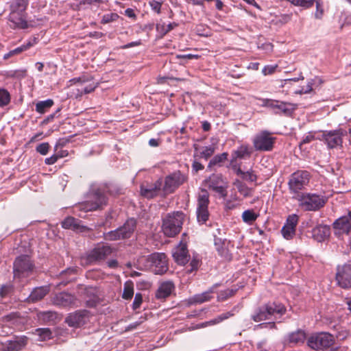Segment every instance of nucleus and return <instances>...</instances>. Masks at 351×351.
I'll use <instances>...</instances> for the list:
<instances>
[{
  "instance_id": "f257e3e1",
  "label": "nucleus",
  "mask_w": 351,
  "mask_h": 351,
  "mask_svg": "<svg viewBox=\"0 0 351 351\" xmlns=\"http://www.w3.org/2000/svg\"><path fill=\"white\" fill-rule=\"evenodd\" d=\"M286 311V307L282 304L268 302L256 307L251 315V319L255 322L269 320L273 317L277 319L285 315Z\"/></svg>"
},
{
  "instance_id": "f03ea898",
  "label": "nucleus",
  "mask_w": 351,
  "mask_h": 351,
  "mask_svg": "<svg viewBox=\"0 0 351 351\" xmlns=\"http://www.w3.org/2000/svg\"><path fill=\"white\" fill-rule=\"evenodd\" d=\"M141 269L150 270L155 274H163L169 269L167 257L165 253L155 252L138 260Z\"/></svg>"
},
{
  "instance_id": "7ed1b4c3",
  "label": "nucleus",
  "mask_w": 351,
  "mask_h": 351,
  "mask_svg": "<svg viewBox=\"0 0 351 351\" xmlns=\"http://www.w3.org/2000/svg\"><path fill=\"white\" fill-rule=\"evenodd\" d=\"M108 199L101 188L94 189L89 194V199L79 204L75 209L84 212L103 210L108 204Z\"/></svg>"
},
{
  "instance_id": "20e7f679",
  "label": "nucleus",
  "mask_w": 351,
  "mask_h": 351,
  "mask_svg": "<svg viewBox=\"0 0 351 351\" xmlns=\"http://www.w3.org/2000/svg\"><path fill=\"white\" fill-rule=\"evenodd\" d=\"M29 0H12L10 4V13L9 21L15 27L25 29L27 27L25 10Z\"/></svg>"
},
{
  "instance_id": "39448f33",
  "label": "nucleus",
  "mask_w": 351,
  "mask_h": 351,
  "mask_svg": "<svg viewBox=\"0 0 351 351\" xmlns=\"http://www.w3.org/2000/svg\"><path fill=\"white\" fill-rule=\"evenodd\" d=\"M184 214L177 211L168 214L162 220V230L168 237H173L178 234L182 227Z\"/></svg>"
},
{
  "instance_id": "423d86ee",
  "label": "nucleus",
  "mask_w": 351,
  "mask_h": 351,
  "mask_svg": "<svg viewBox=\"0 0 351 351\" xmlns=\"http://www.w3.org/2000/svg\"><path fill=\"white\" fill-rule=\"evenodd\" d=\"M311 179V174L306 170H298L293 173L288 181V187L293 196H298L300 191L304 189L308 184Z\"/></svg>"
},
{
  "instance_id": "0eeeda50",
  "label": "nucleus",
  "mask_w": 351,
  "mask_h": 351,
  "mask_svg": "<svg viewBox=\"0 0 351 351\" xmlns=\"http://www.w3.org/2000/svg\"><path fill=\"white\" fill-rule=\"evenodd\" d=\"M299 202V206L304 210L315 211L322 208L326 199L323 196L315 193H301L298 196H293Z\"/></svg>"
},
{
  "instance_id": "6e6552de",
  "label": "nucleus",
  "mask_w": 351,
  "mask_h": 351,
  "mask_svg": "<svg viewBox=\"0 0 351 351\" xmlns=\"http://www.w3.org/2000/svg\"><path fill=\"white\" fill-rule=\"evenodd\" d=\"M136 220L134 218L128 219L123 226L114 230L104 234V239L107 241H117L130 238L136 228Z\"/></svg>"
},
{
  "instance_id": "1a4fd4ad",
  "label": "nucleus",
  "mask_w": 351,
  "mask_h": 351,
  "mask_svg": "<svg viewBox=\"0 0 351 351\" xmlns=\"http://www.w3.org/2000/svg\"><path fill=\"white\" fill-rule=\"evenodd\" d=\"M335 343V337L326 332L313 334L307 339L308 346L315 350H326L331 348Z\"/></svg>"
},
{
  "instance_id": "9d476101",
  "label": "nucleus",
  "mask_w": 351,
  "mask_h": 351,
  "mask_svg": "<svg viewBox=\"0 0 351 351\" xmlns=\"http://www.w3.org/2000/svg\"><path fill=\"white\" fill-rule=\"evenodd\" d=\"M187 179V176L179 170L169 174L165 178L164 182L162 181L163 193L169 195L174 193L180 186L186 182Z\"/></svg>"
},
{
  "instance_id": "9b49d317",
  "label": "nucleus",
  "mask_w": 351,
  "mask_h": 351,
  "mask_svg": "<svg viewBox=\"0 0 351 351\" xmlns=\"http://www.w3.org/2000/svg\"><path fill=\"white\" fill-rule=\"evenodd\" d=\"M34 265L27 255L18 256L13 265L14 278H22L29 276L33 271Z\"/></svg>"
},
{
  "instance_id": "f8f14e48",
  "label": "nucleus",
  "mask_w": 351,
  "mask_h": 351,
  "mask_svg": "<svg viewBox=\"0 0 351 351\" xmlns=\"http://www.w3.org/2000/svg\"><path fill=\"white\" fill-rule=\"evenodd\" d=\"M346 135L347 132L345 130L338 128L333 130L322 131L319 139L324 141L329 149H333L338 146H342L343 137Z\"/></svg>"
},
{
  "instance_id": "ddd939ff",
  "label": "nucleus",
  "mask_w": 351,
  "mask_h": 351,
  "mask_svg": "<svg viewBox=\"0 0 351 351\" xmlns=\"http://www.w3.org/2000/svg\"><path fill=\"white\" fill-rule=\"evenodd\" d=\"M276 138L268 131H261L253 139V145L256 151L270 152L274 147Z\"/></svg>"
},
{
  "instance_id": "4468645a",
  "label": "nucleus",
  "mask_w": 351,
  "mask_h": 351,
  "mask_svg": "<svg viewBox=\"0 0 351 351\" xmlns=\"http://www.w3.org/2000/svg\"><path fill=\"white\" fill-rule=\"evenodd\" d=\"M209 193L206 189H201L197 197V219L199 223H206L209 217L208 210L209 204Z\"/></svg>"
},
{
  "instance_id": "2eb2a0df",
  "label": "nucleus",
  "mask_w": 351,
  "mask_h": 351,
  "mask_svg": "<svg viewBox=\"0 0 351 351\" xmlns=\"http://www.w3.org/2000/svg\"><path fill=\"white\" fill-rule=\"evenodd\" d=\"M205 182L210 189L218 193L220 197L223 198L226 197L228 195V185L221 174L213 173L209 176Z\"/></svg>"
},
{
  "instance_id": "dca6fc26",
  "label": "nucleus",
  "mask_w": 351,
  "mask_h": 351,
  "mask_svg": "<svg viewBox=\"0 0 351 351\" xmlns=\"http://www.w3.org/2000/svg\"><path fill=\"white\" fill-rule=\"evenodd\" d=\"M337 285L343 289L351 286V259L342 266H338L336 273Z\"/></svg>"
},
{
  "instance_id": "f3484780",
  "label": "nucleus",
  "mask_w": 351,
  "mask_h": 351,
  "mask_svg": "<svg viewBox=\"0 0 351 351\" xmlns=\"http://www.w3.org/2000/svg\"><path fill=\"white\" fill-rule=\"evenodd\" d=\"M54 305L60 307L74 308L78 306V300L77 297L68 292H60L54 295L52 299Z\"/></svg>"
},
{
  "instance_id": "a211bd4d",
  "label": "nucleus",
  "mask_w": 351,
  "mask_h": 351,
  "mask_svg": "<svg viewBox=\"0 0 351 351\" xmlns=\"http://www.w3.org/2000/svg\"><path fill=\"white\" fill-rule=\"evenodd\" d=\"M112 252V249L109 245H98L90 252L88 255V260L90 262L104 260L110 256Z\"/></svg>"
},
{
  "instance_id": "6ab92c4d",
  "label": "nucleus",
  "mask_w": 351,
  "mask_h": 351,
  "mask_svg": "<svg viewBox=\"0 0 351 351\" xmlns=\"http://www.w3.org/2000/svg\"><path fill=\"white\" fill-rule=\"evenodd\" d=\"M87 311H77L70 313L65 319V322L71 327L80 328L86 322Z\"/></svg>"
},
{
  "instance_id": "aec40b11",
  "label": "nucleus",
  "mask_w": 351,
  "mask_h": 351,
  "mask_svg": "<svg viewBox=\"0 0 351 351\" xmlns=\"http://www.w3.org/2000/svg\"><path fill=\"white\" fill-rule=\"evenodd\" d=\"M27 337H15L13 339L7 341L5 343H1L3 348L0 351H21L27 343Z\"/></svg>"
},
{
  "instance_id": "412c9836",
  "label": "nucleus",
  "mask_w": 351,
  "mask_h": 351,
  "mask_svg": "<svg viewBox=\"0 0 351 351\" xmlns=\"http://www.w3.org/2000/svg\"><path fill=\"white\" fill-rule=\"evenodd\" d=\"M162 179H158L151 184H142L141 186V195L147 199L154 198L159 195L162 188Z\"/></svg>"
},
{
  "instance_id": "4be33fe9",
  "label": "nucleus",
  "mask_w": 351,
  "mask_h": 351,
  "mask_svg": "<svg viewBox=\"0 0 351 351\" xmlns=\"http://www.w3.org/2000/svg\"><path fill=\"white\" fill-rule=\"evenodd\" d=\"M297 108V104L275 100L271 109L274 110V113L276 114L291 117Z\"/></svg>"
},
{
  "instance_id": "5701e85b",
  "label": "nucleus",
  "mask_w": 351,
  "mask_h": 351,
  "mask_svg": "<svg viewBox=\"0 0 351 351\" xmlns=\"http://www.w3.org/2000/svg\"><path fill=\"white\" fill-rule=\"evenodd\" d=\"M172 256L176 263L184 265L189 261L190 256L186 243H180L172 251Z\"/></svg>"
},
{
  "instance_id": "b1692460",
  "label": "nucleus",
  "mask_w": 351,
  "mask_h": 351,
  "mask_svg": "<svg viewBox=\"0 0 351 351\" xmlns=\"http://www.w3.org/2000/svg\"><path fill=\"white\" fill-rule=\"evenodd\" d=\"M228 242L226 239H222L214 235V245L219 256L226 261L232 259V254L228 248Z\"/></svg>"
},
{
  "instance_id": "393cba45",
  "label": "nucleus",
  "mask_w": 351,
  "mask_h": 351,
  "mask_svg": "<svg viewBox=\"0 0 351 351\" xmlns=\"http://www.w3.org/2000/svg\"><path fill=\"white\" fill-rule=\"evenodd\" d=\"M330 234V228L326 225H318L312 230V237L318 242H322Z\"/></svg>"
},
{
  "instance_id": "a878e982",
  "label": "nucleus",
  "mask_w": 351,
  "mask_h": 351,
  "mask_svg": "<svg viewBox=\"0 0 351 351\" xmlns=\"http://www.w3.org/2000/svg\"><path fill=\"white\" fill-rule=\"evenodd\" d=\"M174 288L175 287L172 282H162L156 292V298L160 300L168 298L171 294Z\"/></svg>"
},
{
  "instance_id": "bb28decb",
  "label": "nucleus",
  "mask_w": 351,
  "mask_h": 351,
  "mask_svg": "<svg viewBox=\"0 0 351 351\" xmlns=\"http://www.w3.org/2000/svg\"><path fill=\"white\" fill-rule=\"evenodd\" d=\"M333 228L339 230V233L348 234L351 229V221L349 217L343 216L335 220L333 223Z\"/></svg>"
},
{
  "instance_id": "cd10ccee",
  "label": "nucleus",
  "mask_w": 351,
  "mask_h": 351,
  "mask_svg": "<svg viewBox=\"0 0 351 351\" xmlns=\"http://www.w3.org/2000/svg\"><path fill=\"white\" fill-rule=\"evenodd\" d=\"M49 291L47 287H36L32 290L30 295L27 298L29 302H36L42 300Z\"/></svg>"
},
{
  "instance_id": "c85d7f7f",
  "label": "nucleus",
  "mask_w": 351,
  "mask_h": 351,
  "mask_svg": "<svg viewBox=\"0 0 351 351\" xmlns=\"http://www.w3.org/2000/svg\"><path fill=\"white\" fill-rule=\"evenodd\" d=\"M252 150L247 145H242L237 148V150L234 151L232 156L233 160L246 159L251 156Z\"/></svg>"
},
{
  "instance_id": "c756f323",
  "label": "nucleus",
  "mask_w": 351,
  "mask_h": 351,
  "mask_svg": "<svg viewBox=\"0 0 351 351\" xmlns=\"http://www.w3.org/2000/svg\"><path fill=\"white\" fill-rule=\"evenodd\" d=\"M77 269L74 267H70L65 270H63L60 273V278L62 280L59 283L58 286L62 285L66 286L70 282L75 280V275L76 274Z\"/></svg>"
},
{
  "instance_id": "7c9ffc66",
  "label": "nucleus",
  "mask_w": 351,
  "mask_h": 351,
  "mask_svg": "<svg viewBox=\"0 0 351 351\" xmlns=\"http://www.w3.org/2000/svg\"><path fill=\"white\" fill-rule=\"evenodd\" d=\"M213 292V289H210L208 291L204 292L201 294L195 295L190 299L191 304H202L205 302L209 301L213 296L211 293Z\"/></svg>"
},
{
  "instance_id": "2f4dec72",
  "label": "nucleus",
  "mask_w": 351,
  "mask_h": 351,
  "mask_svg": "<svg viewBox=\"0 0 351 351\" xmlns=\"http://www.w3.org/2000/svg\"><path fill=\"white\" fill-rule=\"evenodd\" d=\"M62 228L65 229L78 230L80 228H84L85 227L80 226V221L73 217H68L62 222Z\"/></svg>"
},
{
  "instance_id": "473e14b6",
  "label": "nucleus",
  "mask_w": 351,
  "mask_h": 351,
  "mask_svg": "<svg viewBox=\"0 0 351 351\" xmlns=\"http://www.w3.org/2000/svg\"><path fill=\"white\" fill-rule=\"evenodd\" d=\"M306 339V333L304 330H298L289 335V341L291 343L298 344L304 343Z\"/></svg>"
},
{
  "instance_id": "72a5a7b5",
  "label": "nucleus",
  "mask_w": 351,
  "mask_h": 351,
  "mask_svg": "<svg viewBox=\"0 0 351 351\" xmlns=\"http://www.w3.org/2000/svg\"><path fill=\"white\" fill-rule=\"evenodd\" d=\"M258 214L255 213L252 209L245 210L242 213V219L243 222L249 225L252 224L258 218Z\"/></svg>"
},
{
  "instance_id": "f704fd0d",
  "label": "nucleus",
  "mask_w": 351,
  "mask_h": 351,
  "mask_svg": "<svg viewBox=\"0 0 351 351\" xmlns=\"http://www.w3.org/2000/svg\"><path fill=\"white\" fill-rule=\"evenodd\" d=\"M234 185L236 186L238 191L244 197L252 195V189L241 180H236L234 182Z\"/></svg>"
},
{
  "instance_id": "c9c22d12",
  "label": "nucleus",
  "mask_w": 351,
  "mask_h": 351,
  "mask_svg": "<svg viewBox=\"0 0 351 351\" xmlns=\"http://www.w3.org/2000/svg\"><path fill=\"white\" fill-rule=\"evenodd\" d=\"M53 105V101L48 99L40 101L36 104V110L38 113L43 114Z\"/></svg>"
},
{
  "instance_id": "e433bc0d",
  "label": "nucleus",
  "mask_w": 351,
  "mask_h": 351,
  "mask_svg": "<svg viewBox=\"0 0 351 351\" xmlns=\"http://www.w3.org/2000/svg\"><path fill=\"white\" fill-rule=\"evenodd\" d=\"M32 45V44L30 42H29L26 45H23L13 50H11L8 53L4 54L3 59L8 60L14 56L19 55V54L21 53L23 51L29 49Z\"/></svg>"
},
{
  "instance_id": "4c0bfd02",
  "label": "nucleus",
  "mask_w": 351,
  "mask_h": 351,
  "mask_svg": "<svg viewBox=\"0 0 351 351\" xmlns=\"http://www.w3.org/2000/svg\"><path fill=\"white\" fill-rule=\"evenodd\" d=\"M237 174L240 176L243 180L249 181L250 182H256L257 176L254 173V171L251 169L250 171H243L240 168L237 170Z\"/></svg>"
},
{
  "instance_id": "58836bf2",
  "label": "nucleus",
  "mask_w": 351,
  "mask_h": 351,
  "mask_svg": "<svg viewBox=\"0 0 351 351\" xmlns=\"http://www.w3.org/2000/svg\"><path fill=\"white\" fill-rule=\"evenodd\" d=\"M228 154L226 152H223L221 154H217L215 156L213 159H211L208 163V168H210L213 166L220 165L227 160Z\"/></svg>"
},
{
  "instance_id": "ea45409f",
  "label": "nucleus",
  "mask_w": 351,
  "mask_h": 351,
  "mask_svg": "<svg viewBox=\"0 0 351 351\" xmlns=\"http://www.w3.org/2000/svg\"><path fill=\"white\" fill-rule=\"evenodd\" d=\"M36 332L41 341H47L53 338L52 332L48 328H37Z\"/></svg>"
},
{
  "instance_id": "a19ab883",
  "label": "nucleus",
  "mask_w": 351,
  "mask_h": 351,
  "mask_svg": "<svg viewBox=\"0 0 351 351\" xmlns=\"http://www.w3.org/2000/svg\"><path fill=\"white\" fill-rule=\"evenodd\" d=\"M102 191L104 192L106 191L111 195H117L122 193V189L112 183L105 184L104 189Z\"/></svg>"
},
{
  "instance_id": "79ce46f5",
  "label": "nucleus",
  "mask_w": 351,
  "mask_h": 351,
  "mask_svg": "<svg viewBox=\"0 0 351 351\" xmlns=\"http://www.w3.org/2000/svg\"><path fill=\"white\" fill-rule=\"evenodd\" d=\"M177 26L178 24L176 23H171L167 26H165V24L158 23L156 25V30L161 34L162 36H163Z\"/></svg>"
},
{
  "instance_id": "37998d69",
  "label": "nucleus",
  "mask_w": 351,
  "mask_h": 351,
  "mask_svg": "<svg viewBox=\"0 0 351 351\" xmlns=\"http://www.w3.org/2000/svg\"><path fill=\"white\" fill-rule=\"evenodd\" d=\"M315 4L316 10L315 12V18L316 19H322L324 14V4L322 0L313 1V5Z\"/></svg>"
},
{
  "instance_id": "c03bdc74",
  "label": "nucleus",
  "mask_w": 351,
  "mask_h": 351,
  "mask_svg": "<svg viewBox=\"0 0 351 351\" xmlns=\"http://www.w3.org/2000/svg\"><path fill=\"white\" fill-rule=\"evenodd\" d=\"M233 315H234V313H232L231 312H226V313H222V314L219 315V316H217V317H215V319L208 321L207 322L208 326L219 324V323L221 322L222 321H223Z\"/></svg>"
},
{
  "instance_id": "a18cd8bd",
  "label": "nucleus",
  "mask_w": 351,
  "mask_h": 351,
  "mask_svg": "<svg viewBox=\"0 0 351 351\" xmlns=\"http://www.w3.org/2000/svg\"><path fill=\"white\" fill-rule=\"evenodd\" d=\"M10 102V95L9 92L3 88H0V106H7Z\"/></svg>"
},
{
  "instance_id": "49530a36",
  "label": "nucleus",
  "mask_w": 351,
  "mask_h": 351,
  "mask_svg": "<svg viewBox=\"0 0 351 351\" xmlns=\"http://www.w3.org/2000/svg\"><path fill=\"white\" fill-rule=\"evenodd\" d=\"M282 234L287 240L293 239L295 234V229L284 225L281 230Z\"/></svg>"
},
{
  "instance_id": "de8ad7c7",
  "label": "nucleus",
  "mask_w": 351,
  "mask_h": 351,
  "mask_svg": "<svg viewBox=\"0 0 351 351\" xmlns=\"http://www.w3.org/2000/svg\"><path fill=\"white\" fill-rule=\"evenodd\" d=\"M236 289H227L223 291H221L217 295V300L219 301H223L227 300L228 298L233 296L236 293Z\"/></svg>"
},
{
  "instance_id": "09e8293b",
  "label": "nucleus",
  "mask_w": 351,
  "mask_h": 351,
  "mask_svg": "<svg viewBox=\"0 0 351 351\" xmlns=\"http://www.w3.org/2000/svg\"><path fill=\"white\" fill-rule=\"evenodd\" d=\"M215 147L213 145L204 147L202 151L199 154L200 157L208 160L215 153Z\"/></svg>"
},
{
  "instance_id": "8fccbe9b",
  "label": "nucleus",
  "mask_w": 351,
  "mask_h": 351,
  "mask_svg": "<svg viewBox=\"0 0 351 351\" xmlns=\"http://www.w3.org/2000/svg\"><path fill=\"white\" fill-rule=\"evenodd\" d=\"M119 19V15L117 13H107L102 16L101 23L102 24H107L115 21Z\"/></svg>"
},
{
  "instance_id": "3c124183",
  "label": "nucleus",
  "mask_w": 351,
  "mask_h": 351,
  "mask_svg": "<svg viewBox=\"0 0 351 351\" xmlns=\"http://www.w3.org/2000/svg\"><path fill=\"white\" fill-rule=\"evenodd\" d=\"M20 317L19 312H12L1 317L0 320L2 322H12L17 320Z\"/></svg>"
},
{
  "instance_id": "603ef678",
  "label": "nucleus",
  "mask_w": 351,
  "mask_h": 351,
  "mask_svg": "<svg viewBox=\"0 0 351 351\" xmlns=\"http://www.w3.org/2000/svg\"><path fill=\"white\" fill-rule=\"evenodd\" d=\"M133 295H134V288H133L132 285L125 284L124 289H123V295H122L123 298L125 300H130L133 297Z\"/></svg>"
},
{
  "instance_id": "864d4df0",
  "label": "nucleus",
  "mask_w": 351,
  "mask_h": 351,
  "mask_svg": "<svg viewBox=\"0 0 351 351\" xmlns=\"http://www.w3.org/2000/svg\"><path fill=\"white\" fill-rule=\"evenodd\" d=\"M298 222V216L295 214H293V215H289L287 217V221L285 225L289 227H292L295 229Z\"/></svg>"
},
{
  "instance_id": "5fc2aeb1",
  "label": "nucleus",
  "mask_w": 351,
  "mask_h": 351,
  "mask_svg": "<svg viewBox=\"0 0 351 351\" xmlns=\"http://www.w3.org/2000/svg\"><path fill=\"white\" fill-rule=\"evenodd\" d=\"M49 148L50 145L48 143H42L37 145L36 150L41 155L45 156L48 153Z\"/></svg>"
},
{
  "instance_id": "6e6d98bb",
  "label": "nucleus",
  "mask_w": 351,
  "mask_h": 351,
  "mask_svg": "<svg viewBox=\"0 0 351 351\" xmlns=\"http://www.w3.org/2000/svg\"><path fill=\"white\" fill-rule=\"evenodd\" d=\"M149 5L152 8V10L156 12V13L159 14L160 13L161 6H162V2L156 1V0H152L149 1Z\"/></svg>"
},
{
  "instance_id": "4d7b16f0",
  "label": "nucleus",
  "mask_w": 351,
  "mask_h": 351,
  "mask_svg": "<svg viewBox=\"0 0 351 351\" xmlns=\"http://www.w3.org/2000/svg\"><path fill=\"white\" fill-rule=\"evenodd\" d=\"M277 66V65H267L263 69L262 73L265 75H271L275 72Z\"/></svg>"
},
{
  "instance_id": "13d9d810",
  "label": "nucleus",
  "mask_w": 351,
  "mask_h": 351,
  "mask_svg": "<svg viewBox=\"0 0 351 351\" xmlns=\"http://www.w3.org/2000/svg\"><path fill=\"white\" fill-rule=\"evenodd\" d=\"M143 299L141 293H136L134 297L133 302V308L136 309L140 307L142 303Z\"/></svg>"
},
{
  "instance_id": "bf43d9fd",
  "label": "nucleus",
  "mask_w": 351,
  "mask_h": 351,
  "mask_svg": "<svg viewBox=\"0 0 351 351\" xmlns=\"http://www.w3.org/2000/svg\"><path fill=\"white\" fill-rule=\"evenodd\" d=\"M314 84V80H311V81H309L306 86V88L303 87L300 90V94H306V93H309L312 91L313 90V85Z\"/></svg>"
},
{
  "instance_id": "052dcab7",
  "label": "nucleus",
  "mask_w": 351,
  "mask_h": 351,
  "mask_svg": "<svg viewBox=\"0 0 351 351\" xmlns=\"http://www.w3.org/2000/svg\"><path fill=\"white\" fill-rule=\"evenodd\" d=\"M262 101L261 106L272 108L275 99H259Z\"/></svg>"
},
{
  "instance_id": "680f3d73",
  "label": "nucleus",
  "mask_w": 351,
  "mask_h": 351,
  "mask_svg": "<svg viewBox=\"0 0 351 351\" xmlns=\"http://www.w3.org/2000/svg\"><path fill=\"white\" fill-rule=\"evenodd\" d=\"M69 139L68 138H60L54 147L55 152H57L58 147H63L64 146H65L66 143H69Z\"/></svg>"
},
{
  "instance_id": "e2e57ef3",
  "label": "nucleus",
  "mask_w": 351,
  "mask_h": 351,
  "mask_svg": "<svg viewBox=\"0 0 351 351\" xmlns=\"http://www.w3.org/2000/svg\"><path fill=\"white\" fill-rule=\"evenodd\" d=\"M58 160V158L55 153L51 157L45 158V162L46 165H51L55 164Z\"/></svg>"
},
{
  "instance_id": "0e129e2a",
  "label": "nucleus",
  "mask_w": 351,
  "mask_h": 351,
  "mask_svg": "<svg viewBox=\"0 0 351 351\" xmlns=\"http://www.w3.org/2000/svg\"><path fill=\"white\" fill-rule=\"evenodd\" d=\"M198 266H199V261L195 259V258H193L191 261V263H190V267L191 268L188 269V271L189 273H191L193 272V271H195L198 268Z\"/></svg>"
},
{
  "instance_id": "69168bd1",
  "label": "nucleus",
  "mask_w": 351,
  "mask_h": 351,
  "mask_svg": "<svg viewBox=\"0 0 351 351\" xmlns=\"http://www.w3.org/2000/svg\"><path fill=\"white\" fill-rule=\"evenodd\" d=\"M177 58L191 60V59H198L199 58V56L189 53V54H184V55H178Z\"/></svg>"
},
{
  "instance_id": "338daca9",
  "label": "nucleus",
  "mask_w": 351,
  "mask_h": 351,
  "mask_svg": "<svg viewBox=\"0 0 351 351\" xmlns=\"http://www.w3.org/2000/svg\"><path fill=\"white\" fill-rule=\"evenodd\" d=\"M96 86L93 85H89L84 88H82L80 91L81 95L82 94H88L93 92L95 89Z\"/></svg>"
},
{
  "instance_id": "774afa93",
  "label": "nucleus",
  "mask_w": 351,
  "mask_h": 351,
  "mask_svg": "<svg viewBox=\"0 0 351 351\" xmlns=\"http://www.w3.org/2000/svg\"><path fill=\"white\" fill-rule=\"evenodd\" d=\"M314 139H315V136L313 134L309 133L308 135H306V136L304 137L302 142L300 143V145L302 144L308 143Z\"/></svg>"
}]
</instances>
